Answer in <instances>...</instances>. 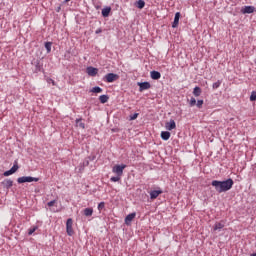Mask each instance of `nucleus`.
I'll return each instance as SVG.
<instances>
[{
	"label": "nucleus",
	"instance_id": "1",
	"mask_svg": "<svg viewBox=\"0 0 256 256\" xmlns=\"http://www.w3.org/2000/svg\"><path fill=\"white\" fill-rule=\"evenodd\" d=\"M234 183L235 182H233V179L228 178L227 180L224 181L213 180L211 185L212 187H215L217 193H227V191L233 189Z\"/></svg>",
	"mask_w": 256,
	"mask_h": 256
},
{
	"label": "nucleus",
	"instance_id": "2",
	"mask_svg": "<svg viewBox=\"0 0 256 256\" xmlns=\"http://www.w3.org/2000/svg\"><path fill=\"white\" fill-rule=\"evenodd\" d=\"M33 181L35 183H37V181H39V178H35L33 176H22V177H19L17 179V183L21 184V183H33Z\"/></svg>",
	"mask_w": 256,
	"mask_h": 256
},
{
	"label": "nucleus",
	"instance_id": "3",
	"mask_svg": "<svg viewBox=\"0 0 256 256\" xmlns=\"http://www.w3.org/2000/svg\"><path fill=\"white\" fill-rule=\"evenodd\" d=\"M118 79L119 75L115 73H108L104 76V81H106V83H115V81H118Z\"/></svg>",
	"mask_w": 256,
	"mask_h": 256
},
{
	"label": "nucleus",
	"instance_id": "4",
	"mask_svg": "<svg viewBox=\"0 0 256 256\" xmlns=\"http://www.w3.org/2000/svg\"><path fill=\"white\" fill-rule=\"evenodd\" d=\"M127 168V165L122 164V165H115L112 168V173H116L118 175V177H121L123 175V171L124 169Z\"/></svg>",
	"mask_w": 256,
	"mask_h": 256
},
{
	"label": "nucleus",
	"instance_id": "5",
	"mask_svg": "<svg viewBox=\"0 0 256 256\" xmlns=\"http://www.w3.org/2000/svg\"><path fill=\"white\" fill-rule=\"evenodd\" d=\"M137 86L139 87V92L143 93V91H147L148 89H151V83L150 82H137Z\"/></svg>",
	"mask_w": 256,
	"mask_h": 256
},
{
	"label": "nucleus",
	"instance_id": "6",
	"mask_svg": "<svg viewBox=\"0 0 256 256\" xmlns=\"http://www.w3.org/2000/svg\"><path fill=\"white\" fill-rule=\"evenodd\" d=\"M17 171H19V164H17V161H15L12 169L5 171L3 175L4 177H9L10 175L17 173Z\"/></svg>",
	"mask_w": 256,
	"mask_h": 256
},
{
	"label": "nucleus",
	"instance_id": "7",
	"mask_svg": "<svg viewBox=\"0 0 256 256\" xmlns=\"http://www.w3.org/2000/svg\"><path fill=\"white\" fill-rule=\"evenodd\" d=\"M66 233L69 235V237H72V235L75 233L73 231V219L69 218L66 222Z\"/></svg>",
	"mask_w": 256,
	"mask_h": 256
},
{
	"label": "nucleus",
	"instance_id": "8",
	"mask_svg": "<svg viewBox=\"0 0 256 256\" xmlns=\"http://www.w3.org/2000/svg\"><path fill=\"white\" fill-rule=\"evenodd\" d=\"M256 8L255 6H244L241 8V13L243 15H251V13H255Z\"/></svg>",
	"mask_w": 256,
	"mask_h": 256
},
{
	"label": "nucleus",
	"instance_id": "9",
	"mask_svg": "<svg viewBox=\"0 0 256 256\" xmlns=\"http://www.w3.org/2000/svg\"><path fill=\"white\" fill-rule=\"evenodd\" d=\"M86 73L89 75V77H95L99 73V69L93 67V66H88L86 68Z\"/></svg>",
	"mask_w": 256,
	"mask_h": 256
},
{
	"label": "nucleus",
	"instance_id": "10",
	"mask_svg": "<svg viewBox=\"0 0 256 256\" xmlns=\"http://www.w3.org/2000/svg\"><path fill=\"white\" fill-rule=\"evenodd\" d=\"M179 19H181V12H176L172 23L173 29H177V27H179Z\"/></svg>",
	"mask_w": 256,
	"mask_h": 256
},
{
	"label": "nucleus",
	"instance_id": "11",
	"mask_svg": "<svg viewBox=\"0 0 256 256\" xmlns=\"http://www.w3.org/2000/svg\"><path fill=\"white\" fill-rule=\"evenodd\" d=\"M135 217H137V213H135V212L128 214L125 217V224L128 226L131 225V223H132L133 219H135Z\"/></svg>",
	"mask_w": 256,
	"mask_h": 256
},
{
	"label": "nucleus",
	"instance_id": "12",
	"mask_svg": "<svg viewBox=\"0 0 256 256\" xmlns=\"http://www.w3.org/2000/svg\"><path fill=\"white\" fill-rule=\"evenodd\" d=\"M165 128L167 131H173V129H177V124L175 123V120H170L166 123Z\"/></svg>",
	"mask_w": 256,
	"mask_h": 256
},
{
	"label": "nucleus",
	"instance_id": "13",
	"mask_svg": "<svg viewBox=\"0 0 256 256\" xmlns=\"http://www.w3.org/2000/svg\"><path fill=\"white\" fill-rule=\"evenodd\" d=\"M1 185L4 189H11V187H13V180L5 179L2 181Z\"/></svg>",
	"mask_w": 256,
	"mask_h": 256
},
{
	"label": "nucleus",
	"instance_id": "14",
	"mask_svg": "<svg viewBox=\"0 0 256 256\" xmlns=\"http://www.w3.org/2000/svg\"><path fill=\"white\" fill-rule=\"evenodd\" d=\"M150 77L154 81H159L161 79V72L153 70L150 72Z\"/></svg>",
	"mask_w": 256,
	"mask_h": 256
},
{
	"label": "nucleus",
	"instance_id": "15",
	"mask_svg": "<svg viewBox=\"0 0 256 256\" xmlns=\"http://www.w3.org/2000/svg\"><path fill=\"white\" fill-rule=\"evenodd\" d=\"M161 139H163V141H169V139L171 138V132L169 131H162L160 134Z\"/></svg>",
	"mask_w": 256,
	"mask_h": 256
},
{
	"label": "nucleus",
	"instance_id": "16",
	"mask_svg": "<svg viewBox=\"0 0 256 256\" xmlns=\"http://www.w3.org/2000/svg\"><path fill=\"white\" fill-rule=\"evenodd\" d=\"M163 193V190H152L150 192V199H157V197H159V195H161Z\"/></svg>",
	"mask_w": 256,
	"mask_h": 256
},
{
	"label": "nucleus",
	"instance_id": "17",
	"mask_svg": "<svg viewBox=\"0 0 256 256\" xmlns=\"http://www.w3.org/2000/svg\"><path fill=\"white\" fill-rule=\"evenodd\" d=\"M135 7H137V9H144L145 7V0H138L135 2Z\"/></svg>",
	"mask_w": 256,
	"mask_h": 256
},
{
	"label": "nucleus",
	"instance_id": "18",
	"mask_svg": "<svg viewBox=\"0 0 256 256\" xmlns=\"http://www.w3.org/2000/svg\"><path fill=\"white\" fill-rule=\"evenodd\" d=\"M111 14V7H105L102 9V17H109Z\"/></svg>",
	"mask_w": 256,
	"mask_h": 256
},
{
	"label": "nucleus",
	"instance_id": "19",
	"mask_svg": "<svg viewBox=\"0 0 256 256\" xmlns=\"http://www.w3.org/2000/svg\"><path fill=\"white\" fill-rule=\"evenodd\" d=\"M223 227H225V223L223 222H217L215 225H214V231H221V229H223Z\"/></svg>",
	"mask_w": 256,
	"mask_h": 256
},
{
	"label": "nucleus",
	"instance_id": "20",
	"mask_svg": "<svg viewBox=\"0 0 256 256\" xmlns=\"http://www.w3.org/2000/svg\"><path fill=\"white\" fill-rule=\"evenodd\" d=\"M99 101H100V103H102V104L107 103V101H109V95H105V94L101 95V96L99 97Z\"/></svg>",
	"mask_w": 256,
	"mask_h": 256
},
{
	"label": "nucleus",
	"instance_id": "21",
	"mask_svg": "<svg viewBox=\"0 0 256 256\" xmlns=\"http://www.w3.org/2000/svg\"><path fill=\"white\" fill-rule=\"evenodd\" d=\"M194 97H200L201 96V88L199 86H196L193 90Z\"/></svg>",
	"mask_w": 256,
	"mask_h": 256
},
{
	"label": "nucleus",
	"instance_id": "22",
	"mask_svg": "<svg viewBox=\"0 0 256 256\" xmlns=\"http://www.w3.org/2000/svg\"><path fill=\"white\" fill-rule=\"evenodd\" d=\"M84 215L85 217H91L93 215V208H85Z\"/></svg>",
	"mask_w": 256,
	"mask_h": 256
},
{
	"label": "nucleus",
	"instance_id": "23",
	"mask_svg": "<svg viewBox=\"0 0 256 256\" xmlns=\"http://www.w3.org/2000/svg\"><path fill=\"white\" fill-rule=\"evenodd\" d=\"M44 47L47 53H51V47H53V42H45Z\"/></svg>",
	"mask_w": 256,
	"mask_h": 256
},
{
	"label": "nucleus",
	"instance_id": "24",
	"mask_svg": "<svg viewBox=\"0 0 256 256\" xmlns=\"http://www.w3.org/2000/svg\"><path fill=\"white\" fill-rule=\"evenodd\" d=\"M90 91H91V93H103V88H101L99 86H95Z\"/></svg>",
	"mask_w": 256,
	"mask_h": 256
},
{
	"label": "nucleus",
	"instance_id": "25",
	"mask_svg": "<svg viewBox=\"0 0 256 256\" xmlns=\"http://www.w3.org/2000/svg\"><path fill=\"white\" fill-rule=\"evenodd\" d=\"M221 83V80H218L217 82L213 83L212 89H219V87H221Z\"/></svg>",
	"mask_w": 256,
	"mask_h": 256
},
{
	"label": "nucleus",
	"instance_id": "26",
	"mask_svg": "<svg viewBox=\"0 0 256 256\" xmlns=\"http://www.w3.org/2000/svg\"><path fill=\"white\" fill-rule=\"evenodd\" d=\"M110 181H112V183H117V181H121V176H113L110 178Z\"/></svg>",
	"mask_w": 256,
	"mask_h": 256
},
{
	"label": "nucleus",
	"instance_id": "27",
	"mask_svg": "<svg viewBox=\"0 0 256 256\" xmlns=\"http://www.w3.org/2000/svg\"><path fill=\"white\" fill-rule=\"evenodd\" d=\"M76 123L81 127V129H85V123L81 122V118L76 119Z\"/></svg>",
	"mask_w": 256,
	"mask_h": 256
},
{
	"label": "nucleus",
	"instance_id": "28",
	"mask_svg": "<svg viewBox=\"0 0 256 256\" xmlns=\"http://www.w3.org/2000/svg\"><path fill=\"white\" fill-rule=\"evenodd\" d=\"M139 117V113H134L130 115L129 121H135Z\"/></svg>",
	"mask_w": 256,
	"mask_h": 256
},
{
	"label": "nucleus",
	"instance_id": "29",
	"mask_svg": "<svg viewBox=\"0 0 256 256\" xmlns=\"http://www.w3.org/2000/svg\"><path fill=\"white\" fill-rule=\"evenodd\" d=\"M37 229H39V227L33 226L28 230V235H32Z\"/></svg>",
	"mask_w": 256,
	"mask_h": 256
},
{
	"label": "nucleus",
	"instance_id": "30",
	"mask_svg": "<svg viewBox=\"0 0 256 256\" xmlns=\"http://www.w3.org/2000/svg\"><path fill=\"white\" fill-rule=\"evenodd\" d=\"M195 105H197V100L192 97V98L190 99V107H195Z\"/></svg>",
	"mask_w": 256,
	"mask_h": 256
},
{
	"label": "nucleus",
	"instance_id": "31",
	"mask_svg": "<svg viewBox=\"0 0 256 256\" xmlns=\"http://www.w3.org/2000/svg\"><path fill=\"white\" fill-rule=\"evenodd\" d=\"M103 209H105V202H100L98 204V211H103Z\"/></svg>",
	"mask_w": 256,
	"mask_h": 256
},
{
	"label": "nucleus",
	"instance_id": "32",
	"mask_svg": "<svg viewBox=\"0 0 256 256\" xmlns=\"http://www.w3.org/2000/svg\"><path fill=\"white\" fill-rule=\"evenodd\" d=\"M86 159H88V161H95V159H97V156L95 154H92L90 156H88Z\"/></svg>",
	"mask_w": 256,
	"mask_h": 256
},
{
	"label": "nucleus",
	"instance_id": "33",
	"mask_svg": "<svg viewBox=\"0 0 256 256\" xmlns=\"http://www.w3.org/2000/svg\"><path fill=\"white\" fill-rule=\"evenodd\" d=\"M250 101H256V92L253 91L250 95Z\"/></svg>",
	"mask_w": 256,
	"mask_h": 256
},
{
	"label": "nucleus",
	"instance_id": "34",
	"mask_svg": "<svg viewBox=\"0 0 256 256\" xmlns=\"http://www.w3.org/2000/svg\"><path fill=\"white\" fill-rule=\"evenodd\" d=\"M196 106L198 107V109H201L203 107V100H198Z\"/></svg>",
	"mask_w": 256,
	"mask_h": 256
},
{
	"label": "nucleus",
	"instance_id": "35",
	"mask_svg": "<svg viewBox=\"0 0 256 256\" xmlns=\"http://www.w3.org/2000/svg\"><path fill=\"white\" fill-rule=\"evenodd\" d=\"M46 81H47V83H52V85H56V83H55V80H53V79H51V78H46Z\"/></svg>",
	"mask_w": 256,
	"mask_h": 256
},
{
	"label": "nucleus",
	"instance_id": "36",
	"mask_svg": "<svg viewBox=\"0 0 256 256\" xmlns=\"http://www.w3.org/2000/svg\"><path fill=\"white\" fill-rule=\"evenodd\" d=\"M89 159H85L84 162H83V167H89Z\"/></svg>",
	"mask_w": 256,
	"mask_h": 256
},
{
	"label": "nucleus",
	"instance_id": "37",
	"mask_svg": "<svg viewBox=\"0 0 256 256\" xmlns=\"http://www.w3.org/2000/svg\"><path fill=\"white\" fill-rule=\"evenodd\" d=\"M56 200H52L50 202L47 203L48 207H53V205H55Z\"/></svg>",
	"mask_w": 256,
	"mask_h": 256
},
{
	"label": "nucleus",
	"instance_id": "38",
	"mask_svg": "<svg viewBox=\"0 0 256 256\" xmlns=\"http://www.w3.org/2000/svg\"><path fill=\"white\" fill-rule=\"evenodd\" d=\"M99 33H103V29L98 28V29L95 31V34H96V35H99Z\"/></svg>",
	"mask_w": 256,
	"mask_h": 256
},
{
	"label": "nucleus",
	"instance_id": "39",
	"mask_svg": "<svg viewBox=\"0 0 256 256\" xmlns=\"http://www.w3.org/2000/svg\"><path fill=\"white\" fill-rule=\"evenodd\" d=\"M57 13H59V11H61V6H59L57 9H56Z\"/></svg>",
	"mask_w": 256,
	"mask_h": 256
},
{
	"label": "nucleus",
	"instance_id": "40",
	"mask_svg": "<svg viewBox=\"0 0 256 256\" xmlns=\"http://www.w3.org/2000/svg\"><path fill=\"white\" fill-rule=\"evenodd\" d=\"M69 1H71V0H65L64 3H69Z\"/></svg>",
	"mask_w": 256,
	"mask_h": 256
}]
</instances>
